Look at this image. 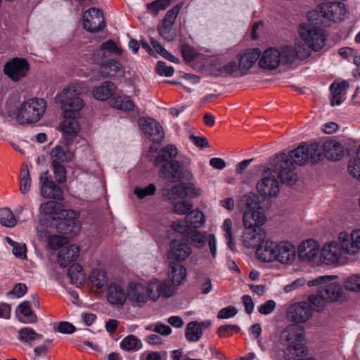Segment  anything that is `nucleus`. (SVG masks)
Segmentation results:
<instances>
[{
    "mask_svg": "<svg viewBox=\"0 0 360 360\" xmlns=\"http://www.w3.org/2000/svg\"><path fill=\"white\" fill-rule=\"evenodd\" d=\"M82 91L83 88L81 85L71 84L56 97V102L63 105L64 120L59 128L63 131V138L68 145L77 136L79 130L76 118L79 117V110L84 105L83 100L79 96Z\"/></svg>",
    "mask_w": 360,
    "mask_h": 360,
    "instance_id": "obj_1",
    "label": "nucleus"
},
{
    "mask_svg": "<svg viewBox=\"0 0 360 360\" xmlns=\"http://www.w3.org/2000/svg\"><path fill=\"white\" fill-rule=\"evenodd\" d=\"M46 102L43 98H32L23 101L14 112L20 124L36 123L45 112Z\"/></svg>",
    "mask_w": 360,
    "mask_h": 360,
    "instance_id": "obj_2",
    "label": "nucleus"
},
{
    "mask_svg": "<svg viewBox=\"0 0 360 360\" xmlns=\"http://www.w3.org/2000/svg\"><path fill=\"white\" fill-rule=\"evenodd\" d=\"M287 155L293 164L302 166L309 160L313 162H318L321 158V150L316 143L310 145L302 143L295 149L290 150Z\"/></svg>",
    "mask_w": 360,
    "mask_h": 360,
    "instance_id": "obj_3",
    "label": "nucleus"
},
{
    "mask_svg": "<svg viewBox=\"0 0 360 360\" xmlns=\"http://www.w3.org/2000/svg\"><path fill=\"white\" fill-rule=\"evenodd\" d=\"M272 166V170L277 172L276 179H279L282 184L292 186L298 180L294 165L285 153L279 154L274 159Z\"/></svg>",
    "mask_w": 360,
    "mask_h": 360,
    "instance_id": "obj_4",
    "label": "nucleus"
},
{
    "mask_svg": "<svg viewBox=\"0 0 360 360\" xmlns=\"http://www.w3.org/2000/svg\"><path fill=\"white\" fill-rule=\"evenodd\" d=\"M158 168L159 176L169 182L189 181L193 178L192 173L177 160H172Z\"/></svg>",
    "mask_w": 360,
    "mask_h": 360,
    "instance_id": "obj_5",
    "label": "nucleus"
},
{
    "mask_svg": "<svg viewBox=\"0 0 360 360\" xmlns=\"http://www.w3.org/2000/svg\"><path fill=\"white\" fill-rule=\"evenodd\" d=\"M298 32L302 39L314 51H320L325 46L326 36L321 28L309 23H304L299 26Z\"/></svg>",
    "mask_w": 360,
    "mask_h": 360,
    "instance_id": "obj_6",
    "label": "nucleus"
},
{
    "mask_svg": "<svg viewBox=\"0 0 360 360\" xmlns=\"http://www.w3.org/2000/svg\"><path fill=\"white\" fill-rule=\"evenodd\" d=\"M346 253L345 245L340 240V233L335 240L326 243L320 252L321 261L326 265L340 264Z\"/></svg>",
    "mask_w": 360,
    "mask_h": 360,
    "instance_id": "obj_7",
    "label": "nucleus"
},
{
    "mask_svg": "<svg viewBox=\"0 0 360 360\" xmlns=\"http://www.w3.org/2000/svg\"><path fill=\"white\" fill-rule=\"evenodd\" d=\"M277 172L267 168L262 173V178L257 184L258 193L264 197H274L279 192Z\"/></svg>",
    "mask_w": 360,
    "mask_h": 360,
    "instance_id": "obj_8",
    "label": "nucleus"
},
{
    "mask_svg": "<svg viewBox=\"0 0 360 360\" xmlns=\"http://www.w3.org/2000/svg\"><path fill=\"white\" fill-rule=\"evenodd\" d=\"M162 197L165 201L171 204L176 202L179 200H184L190 195H198L199 191L191 184H179L169 188H164L162 190Z\"/></svg>",
    "mask_w": 360,
    "mask_h": 360,
    "instance_id": "obj_9",
    "label": "nucleus"
},
{
    "mask_svg": "<svg viewBox=\"0 0 360 360\" xmlns=\"http://www.w3.org/2000/svg\"><path fill=\"white\" fill-rule=\"evenodd\" d=\"M122 54V49L117 46L113 40L109 39L94 51L91 58L94 63L101 66L105 62L114 60L111 58L112 56H121Z\"/></svg>",
    "mask_w": 360,
    "mask_h": 360,
    "instance_id": "obj_10",
    "label": "nucleus"
},
{
    "mask_svg": "<svg viewBox=\"0 0 360 360\" xmlns=\"http://www.w3.org/2000/svg\"><path fill=\"white\" fill-rule=\"evenodd\" d=\"M83 26L90 32L103 30L105 24L102 11L96 8H91L85 11L83 15Z\"/></svg>",
    "mask_w": 360,
    "mask_h": 360,
    "instance_id": "obj_11",
    "label": "nucleus"
},
{
    "mask_svg": "<svg viewBox=\"0 0 360 360\" xmlns=\"http://www.w3.org/2000/svg\"><path fill=\"white\" fill-rule=\"evenodd\" d=\"M321 15L329 20L339 22L343 20L345 14V5L342 2H325L319 6Z\"/></svg>",
    "mask_w": 360,
    "mask_h": 360,
    "instance_id": "obj_12",
    "label": "nucleus"
},
{
    "mask_svg": "<svg viewBox=\"0 0 360 360\" xmlns=\"http://www.w3.org/2000/svg\"><path fill=\"white\" fill-rule=\"evenodd\" d=\"M30 70L27 61L24 58H14L5 65L4 72L13 81L17 82L25 77Z\"/></svg>",
    "mask_w": 360,
    "mask_h": 360,
    "instance_id": "obj_13",
    "label": "nucleus"
},
{
    "mask_svg": "<svg viewBox=\"0 0 360 360\" xmlns=\"http://www.w3.org/2000/svg\"><path fill=\"white\" fill-rule=\"evenodd\" d=\"M313 315V308L307 302H300L292 304L288 309V319L297 322L304 323Z\"/></svg>",
    "mask_w": 360,
    "mask_h": 360,
    "instance_id": "obj_14",
    "label": "nucleus"
},
{
    "mask_svg": "<svg viewBox=\"0 0 360 360\" xmlns=\"http://www.w3.org/2000/svg\"><path fill=\"white\" fill-rule=\"evenodd\" d=\"M41 194L45 198L60 200L63 198V192L50 177L49 171L41 174L40 176Z\"/></svg>",
    "mask_w": 360,
    "mask_h": 360,
    "instance_id": "obj_15",
    "label": "nucleus"
},
{
    "mask_svg": "<svg viewBox=\"0 0 360 360\" xmlns=\"http://www.w3.org/2000/svg\"><path fill=\"white\" fill-rule=\"evenodd\" d=\"M63 217L58 218L56 230L58 233L68 234L77 232L80 229V224L74 210H66Z\"/></svg>",
    "mask_w": 360,
    "mask_h": 360,
    "instance_id": "obj_16",
    "label": "nucleus"
},
{
    "mask_svg": "<svg viewBox=\"0 0 360 360\" xmlns=\"http://www.w3.org/2000/svg\"><path fill=\"white\" fill-rule=\"evenodd\" d=\"M144 134L154 143H160L165 136L162 126L152 118H141L139 121Z\"/></svg>",
    "mask_w": 360,
    "mask_h": 360,
    "instance_id": "obj_17",
    "label": "nucleus"
},
{
    "mask_svg": "<svg viewBox=\"0 0 360 360\" xmlns=\"http://www.w3.org/2000/svg\"><path fill=\"white\" fill-rule=\"evenodd\" d=\"M304 339V329L302 326L290 324L288 326L281 334V340L286 346H295L303 344Z\"/></svg>",
    "mask_w": 360,
    "mask_h": 360,
    "instance_id": "obj_18",
    "label": "nucleus"
},
{
    "mask_svg": "<svg viewBox=\"0 0 360 360\" xmlns=\"http://www.w3.org/2000/svg\"><path fill=\"white\" fill-rule=\"evenodd\" d=\"M127 297L134 304L141 305L150 299V283L146 287L141 283H130L128 287Z\"/></svg>",
    "mask_w": 360,
    "mask_h": 360,
    "instance_id": "obj_19",
    "label": "nucleus"
},
{
    "mask_svg": "<svg viewBox=\"0 0 360 360\" xmlns=\"http://www.w3.org/2000/svg\"><path fill=\"white\" fill-rule=\"evenodd\" d=\"M106 297L111 305L122 307L127 299V293L121 284L110 282L107 287Z\"/></svg>",
    "mask_w": 360,
    "mask_h": 360,
    "instance_id": "obj_20",
    "label": "nucleus"
},
{
    "mask_svg": "<svg viewBox=\"0 0 360 360\" xmlns=\"http://www.w3.org/2000/svg\"><path fill=\"white\" fill-rule=\"evenodd\" d=\"M191 254L190 245L185 241L174 239L170 243V251L168 256L169 262H181L185 260Z\"/></svg>",
    "mask_w": 360,
    "mask_h": 360,
    "instance_id": "obj_21",
    "label": "nucleus"
},
{
    "mask_svg": "<svg viewBox=\"0 0 360 360\" xmlns=\"http://www.w3.org/2000/svg\"><path fill=\"white\" fill-rule=\"evenodd\" d=\"M321 252L319 245L314 240L303 241L298 247L299 259L304 262H315Z\"/></svg>",
    "mask_w": 360,
    "mask_h": 360,
    "instance_id": "obj_22",
    "label": "nucleus"
},
{
    "mask_svg": "<svg viewBox=\"0 0 360 360\" xmlns=\"http://www.w3.org/2000/svg\"><path fill=\"white\" fill-rule=\"evenodd\" d=\"M340 240L345 245L347 255H356L360 250V229L352 231L350 234L340 232Z\"/></svg>",
    "mask_w": 360,
    "mask_h": 360,
    "instance_id": "obj_23",
    "label": "nucleus"
},
{
    "mask_svg": "<svg viewBox=\"0 0 360 360\" xmlns=\"http://www.w3.org/2000/svg\"><path fill=\"white\" fill-rule=\"evenodd\" d=\"M281 62V53L276 48L266 49L259 61V66L262 69L273 70L276 69Z\"/></svg>",
    "mask_w": 360,
    "mask_h": 360,
    "instance_id": "obj_24",
    "label": "nucleus"
},
{
    "mask_svg": "<svg viewBox=\"0 0 360 360\" xmlns=\"http://www.w3.org/2000/svg\"><path fill=\"white\" fill-rule=\"evenodd\" d=\"M278 243L269 240H263L257 248L258 258L266 262L276 261Z\"/></svg>",
    "mask_w": 360,
    "mask_h": 360,
    "instance_id": "obj_25",
    "label": "nucleus"
},
{
    "mask_svg": "<svg viewBox=\"0 0 360 360\" xmlns=\"http://www.w3.org/2000/svg\"><path fill=\"white\" fill-rule=\"evenodd\" d=\"M124 72L123 65L117 60H110L99 66V74L103 78L123 77Z\"/></svg>",
    "mask_w": 360,
    "mask_h": 360,
    "instance_id": "obj_26",
    "label": "nucleus"
},
{
    "mask_svg": "<svg viewBox=\"0 0 360 360\" xmlns=\"http://www.w3.org/2000/svg\"><path fill=\"white\" fill-rule=\"evenodd\" d=\"M261 56V51L259 49L255 48L249 49L243 54L238 56V68L240 75H245L248 71L252 67L255 62L259 59Z\"/></svg>",
    "mask_w": 360,
    "mask_h": 360,
    "instance_id": "obj_27",
    "label": "nucleus"
},
{
    "mask_svg": "<svg viewBox=\"0 0 360 360\" xmlns=\"http://www.w3.org/2000/svg\"><path fill=\"white\" fill-rule=\"evenodd\" d=\"M320 148L321 153H323L324 156L332 161L340 160L344 156L343 146L335 140L326 141Z\"/></svg>",
    "mask_w": 360,
    "mask_h": 360,
    "instance_id": "obj_28",
    "label": "nucleus"
},
{
    "mask_svg": "<svg viewBox=\"0 0 360 360\" xmlns=\"http://www.w3.org/2000/svg\"><path fill=\"white\" fill-rule=\"evenodd\" d=\"M266 220L263 210H245L243 217L245 229H253L262 226Z\"/></svg>",
    "mask_w": 360,
    "mask_h": 360,
    "instance_id": "obj_29",
    "label": "nucleus"
},
{
    "mask_svg": "<svg viewBox=\"0 0 360 360\" xmlns=\"http://www.w3.org/2000/svg\"><path fill=\"white\" fill-rule=\"evenodd\" d=\"M174 293V287L169 281H155L150 283V299L152 300H157L160 295L168 298Z\"/></svg>",
    "mask_w": 360,
    "mask_h": 360,
    "instance_id": "obj_30",
    "label": "nucleus"
},
{
    "mask_svg": "<svg viewBox=\"0 0 360 360\" xmlns=\"http://www.w3.org/2000/svg\"><path fill=\"white\" fill-rule=\"evenodd\" d=\"M276 261L282 264L292 263L295 258V248L288 242L278 243Z\"/></svg>",
    "mask_w": 360,
    "mask_h": 360,
    "instance_id": "obj_31",
    "label": "nucleus"
},
{
    "mask_svg": "<svg viewBox=\"0 0 360 360\" xmlns=\"http://www.w3.org/2000/svg\"><path fill=\"white\" fill-rule=\"evenodd\" d=\"M177 154L178 150L176 146L167 145L158 151L154 161L155 166L160 167L162 165L174 160V159L177 156Z\"/></svg>",
    "mask_w": 360,
    "mask_h": 360,
    "instance_id": "obj_32",
    "label": "nucleus"
},
{
    "mask_svg": "<svg viewBox=\"0 0 360 360\" xmlns=\"http://www.w3.org/2000/svg\"><path fill=\"white\" fill-rule=\"evenodd\" d=\"M321 292V296L326 298L327 300L336 301L341 297L343 289L342 287L337 283H326L318 288Z\"/></svg>",
    "mask_w": 360,
    "mask_h": 360,
    "instance_id": "obj_33",
    "label": "nucleus"
},
{
    "mask_svg": "<svg viewBox=\"0 0 360 360\" xmlns=\"http://www.w3.org/2000/svg\"><path fill=\"white\" fill-rule=\"evenodd\" d=\"M50 157L51 164L63 165L71 162L73 160L74 154L68 149H65L63 146L58 145L51 150Z\"/></svg>",
    "mask_w": 360,
    "mask_h": 360,
    "instance_id": "obj_34",
    "label": "nucleus"
},
{
    "mask_svg": "<svg viewBox=\"0 0 360 360\" xmlns=\"http://www.w3.org/2000/svg\"><path fill=\"white\" fill-rule=\"evenodd\" d=\"M79 248L72 245L60 250L58 253V261L60 266H66L79 257Z\"/></svg>",
    "mask_w": 360,
    "mask_h": 360,
    "instance_id": "obj_35",
    "label": "nucleus"
},
{
    "mask_svg": "<svg viewBox=\"0 0 360 360\" xmlns=\"http://www.w3.org/2000/svg\"><path fill=\"white\" fill-rule=\"evenodd\" d=\"M169 265V276L174 285L182 283L186 276V268L179 262L170 261Z\"/></svg>",
    "mask_w": 360,
    "mask_h": 360,
    "instance_id": "obj_36",
    "label": "nucleus"
},
{
    "mask_svg": "<svg viewBox=\"0 0 360 360\" xmlns=\"http://www.w3.org/2000/svg\"><path fill=\"white\" fill-rule=\"evenodd\" d=\"M247 229L243 236L244 245L248 248H257L264 240L263 231L261 229L257 231L255 228Z\"/></svg>",
    "mask_w": 360,
    "mask_h": 360,
    "instance_id": "obj_37",
    "label": "nucleus"
},
{
    "mask_svg": "<svg viewBox=\"0 0 360 360\" xmlns=\"http://www.w3.org/2000/svg\"><path fill=\"white\" fill-rule=\"evenodd\" d=\"M40 212L49 216L52 219L63 217L66 210L61 209L60 204L56 201H49L40 205Z\"/></svg>",
    "mask_w": 360,
    "mask_h": 360,
    "instance_id": "obj_38",
    "label": "nucleus"
},
{
    "mask_svg": "<svg viewBox=\"0 0 360 360\" xmlns=\"http://www.w3.org/2000/svg\"><path fill=\"white\" fill-rule=\"evenodd\" d=\"M216 72L214 73L217 76H221L224 77H240L242 76L240 75V70L238 68V64L236 61H230L223 65H219L216 67L215 68Z\"/></svg>",
    "mask_w": 360,
    "mask_h": 360,
    "instance_id": "obj_39",
    "label": "nucleus"
},
{
    "mask_svg": "<svg viewBox=\"0 0 360 360\" xmlns=\"http://www.w3.org/2000/svg\"><path fill=\"white\" fill-rule=\"evenodd\" d=\"M114 89L115 85L112 82L105 81L100 86L94 89L93 94L97 100L105 101L112 95Z\"/></svg>",
    "mask_w": 360,
    "mask_h": 360,
    "instance_id": "obj_40",
    "label": "nucleus"
},
{
    "mask_svg": "<svg viewBox=\"0 0 360 360\" xmlns=\"http://www.w3.org/2000/svg\"><path fill=\"white\" fill-rule=\"evenodd\" d=\"M18 338L22 342L32 346L34 341L41 340L43 335L37 333L32 328L24 327L18 331Z\"/></svg>",
    "mask_w": 360,
    "mask_h": 360,
    "instance_id": "obj_41",
    "label": "nucleus"
},
{
    "mask_svg": "<svg viewBox=\"0 0 360 360\" xmlns=\"http://www.w3.org/2000/svg\"><path fill=\"white\" fill-rule=\"evenodd\" d=\"M110 105L122 111H131L135 109V105L129 96H120L110 100Z\"/></svg>",
    "mask_w": 360,
    "mask_h": 360,
    "instance_id": "obj_42",
    "label": "nucleus"
},
{
    "mask_svg": "<svg viewBox=\"0 0 360 360\" xmlns=\"http://www.w3.org/2000/svg\"><path fill=\"white\" fill-rule=\"evenodd\" d=\"M68 275L70 279L71 283L77 287L82 285L85 281L82 266L79 264H73L71 265L68 269Z\"/></svg>",
    "mask_w": 360,
    "mask_h": 360,
    "instance_id": "obj_43",
    "label": "nucleus"
},
{
    "mask_svg": "<svg viewBox=\"0 0 360 360\" xmlns=\"http://www.w3.org/2000/svg\"><path fill=\"white\" fill-rule=\"evenodd\" d=\"M185 221L189 228H199L203 225L205 218L202 212L198 210H191L185 217Z\"/></svg>",
    "mask_w": 360,
    "mask_h": 360,
    "instance_id": "obj_44",
    "label": "nucleus"
},
{
    "mask_svg": "<svg viewBox=\"0 0 360 360\" xmlns=\"http://www.w3.org/2000/svg\"><path fill=\"white\" fill-rule=\"evenodd\" d=\"M202 335L201 325L198 321L189 322L186 328L185 337L190 342H197Z\"/></svg>",
    "mask_w": 360,
    "mask_h": 360,
    "instance_id": "obj_45",
    "label": "nucleus"
},
{
    "mask_svg": "<svg viewBox=\"0 0 360 360\" xmlns=\"http://www.w3.org/2000/svg\"><path fill=\"white\" fill-rule=\"evenodd\" d=\"M18 309L24 319H19L21 322L25 323H34L37 321V316L31 309V302L24 301L19 306Z\"/></svg>",
    "mask_w": 360,
    "mask_h": 360,
    "instance_id": "obj_46",
    "label": "nucleus"
},
{
    "mask_svg": "<svg viewBox=\"0 0 360 360\" xmlns=\"http://www.w3.org/2000/svg\"><path fill=\"white\" fill-rule=\"evenodd\" d=\"M306 354V348L304 344H297L295 346H287L284 350L285 360H299V358Z\"/></svg>",
    "mask_w": 360,
    "mask_h": 360,
    "instance_id": "obj_47",
    "label": "nucleus"
},
{
    "mask_svg": "<svg viewBox=\"0 0 360 360\" xmlns=\"http://www.w3.org/2000/svg\"><path fill=\"white\" fill-rule=\"evenodd\" d=\"M120 347L125 351L134 352L142 347V343L135 335H130L122 340Z\"/></svg>",
    "mask_w": 360,
    "mask_h": 360,
    "instance_id": "obj_48",
    "label": "nucleus"
},
{
    "mask_svg": "<svg viewBox=\"0 0 360 360\" xmlns=\"http://www.w3.org/2000/svg\"><path fill=\"white\" fill-rule=\"evenodd\" d=\"M242 202L245 205V210H262L259 205V197L255 193H249L244 195Z\"/></svg>",
    "mask_w": 360,
    "mask_h": 360,
    "instance_id": "obj_49",
    "label": "nucleus"
},
{
    "mask_svg": "<svg viewBox=\"0 0 360 360\" xmlns=\"http://www.w3.org/2000/svg\"><path fill=\"white\" fill-rule=\"evenodd\" d=\"M89 279L91 283L98 289H101L107 283L105 272L98 269L92 271Z\"/></svg>",
    "mask_w": 360,
    "mask_h": 360,
    "instance_id": "obj_50",
    "label": "nucleus"
},
{
    "mask_svg": "<svg viewBox=\"0 0 360 360\" xmlns=\"http://www.w3.org/2000/svg\"><path fill=\"white\" fill-rule=\"evenodd\" d=\"M0 224L8 227H13L16 220L12 211L8 208L0 210Z\"/></svg>",
    "mask_w": 360,
    "mask_h": 360,
    "instance_id": "obj_51",
    "label": "nucleus"
},
{
    "mask_svg": "<svg viewBox=\"0 0 360 360\" xmlns=\"http://www.w3.org/2000/svg\"><path fill=\"white\" fill-rule=\"evenodd\" d=\"M326 298L323 296H321V292L318 289V291L316 295H311L308 298V303L311 304V306L314 307L313 311H321L322 310L326 303Z\"/></svg>",
    "mask_w": 360,
    "mask_h": 360,
    "instance_id": "obj_52",
    "label": "nucleus"
},
{
    "mask_svg": "<svg viewBox=\"0 0 360 360\" xmlns=\"http://www.w3.org/2000/svg\"><path fill=\"white\" fill-rule=\"evenodd\" d=\"M31 186V178L28 168L25 167L21 172L20 177V191L21 193L26 194L29 192Z\"/></svg>",
    "mask_w": 360,
    "mask_h": 360,
    "instance_id": "obj_53",
    "label": "nucleus"
},
{
    "mask_svg": "<svg viewBox=\"0 0 360 360\" xmlns=\"http://www.w3.org/2000/svg\"><path fill=\"white\" fill-rule=\"evenodd\" d=\"M224 231V237L227 240V245L231 250H236L235 243L232 237V221L231 219L227 218L224 221L222 226Z\"/></svg>",
    "mask_w": 360,
    "mask_h": 360,
    "instance_id": "obj_54",
    "label": "nucleus"
},
{
    "mask_svg": "<svg viewBox=\"0 0 360 360\" xmlns=\"http://www.w3.org/2000/svg\"><path fill=\"white\" fill-rule=\"evenodd\" d=\"M186 237L197 248H202L205 245V236L198 231H189Z\"/></svg>",
    "mask_w": 360,
    "mask_h": 360,
    "instance_id": "obj_55",
    "label": "nucleus"
},
{
    "mask_svg": "<svg viewBox=\"0 0 360 360\" xmlns=\"http://www.w3.org/2000/svg\"><path fill=\"white\" fill-rule=\"evenodd\" d=\"M172 205L173 212L179 215H186L193 208V205L184 200H179Z\"/></svg>",
    "mask_w": 360,
    "mask_h": 360,
    "instance_id": "obj_56",
    "label": "nucleus"
},
{
    "mask_svg": "<svg viewBox=\"0 0 360 360\" xmlns=\"http://www.w3.org/2000/svg\"><path fill=\"white\" fill-rule=\"evenodd\" d=\"M182 7V4H178L174 6L172 9L169 10L162 20V24L173 26L176 18Z\"/></svg>",
    "mask_w": 360,
    "mask_h": 360,
    "instance_id": "obj_57",
    "label": "nucleus"
},
{
    "mask_svg": "<svg viewBox=\"0 0 360 360\" xmlns=\"http://www.w3.org/2000/svg\"><path fill=\"white\" fill-rule=\"evenodd\" d=\"M295 49L297 58L300 60L307 58L311 53V49H312L305 41H297L295 44Z\"/></svg>",
    "mask_w": 360,
    "mask_h": 360,
    "instance_id": "obj_58",
    "label": "nucleus"
},
{
    "mask_svg": "<svg viewBox=\"0 0 360 360\" xmlns=\"http://www.w3.org/2000/svg\"><path fill=\"white\" fill-rule=\"evenodd\" d=\"M345 287L349 291L360 292V274L349 276L345 282Z\"/></svg>",
    "mask_w": 360,
    "mask_h": 360,
    "instance_id": "obj_59",
    "label": "nucleus"
},
{
    "mask_svg": "<svg viewBox=\"0 0 360 360\" xmlns=\"http://www.w3.org/2000/svg\"><path fill=\"white\" fill-rule=\"evenodd\" d=\"M279 51L281 53V61L284 63H291L297 57L295 49H294L292 46H283Z\"/></svg>",
    "mask_w": 360,
    "mask_h": 360,
    "instance_id": "obj_60",
    "label": "nucleus"
},
{
    "mask_svg": "<svg viewBox=\"0 0 360 360\" xmlns=\"http://www.w3.org/2000/svg\"><path fill=\"white\" fill-rule=\"evenodd\" d=\"M171 0H155L147 4L149 11L157 15L159 11L165 10L170 4Z\"/></svg>",
    "mask_w": 360,
    "mask_h": 360,
    "instance_id": "obj_61",
    "label": "nucleus"
},
{
    "mask_svg": "<svg viewBox=\"0 0 360 360\" xmlns=\"http://www.w3.org/2000/svg\"><path fill=\"white\" fill-rule=\"evenodd\" d=\"M349 174L354 179L360 181V160L358 158L351 159L347 165Z\"/></svg>",
    "mask_w": 360,
    "mask_h": 360,
    "instance_id": "obj_62",
    "label": "nucleus"
},
{
    "mask_svg": "<svg viewBox=\"0 0 360 360\" xmlns=\"http://www.w3.org/2000/svg\"><path fill=\"white\" fill-rule=\"evenodd\" d=\"M69 240L66 236L55 235L49 238V245L53 250H58L66 245Z\"/></svg>",
    "mask_w": 360,
    "mask_h": 360,
    "instance_id": "obj_63",
    "label": "nucleus"
},
{
    "mask_svg": "<svg viewBox=\"0 0 360 360\" xmlns=\"http://www.w3.org/2000/svg\"><path fill=\"white\" fill-rule=\"evenodd\" d=\"M54 177L58 183H63L66 181V169L63 165L51 164Z\"/></svg>",
    "mask_w": 360,
    "mask_h": 360,
    "instance_id": "obj_64",
    "label": "nucleus"
}]
</instances>
